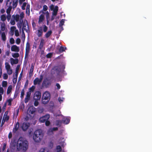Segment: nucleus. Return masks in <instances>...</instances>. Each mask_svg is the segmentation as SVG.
Here are the masks:
<instances>
[{
  "label": "nucleus",
  "mask_w": 152,
  "mask_h": 152,
  "mask_svg": "<svg viewBox=\"0 0 152 152\" xmlns=\"http://www.w3.org/2000/svg\"><path fill=\"white\" fill-rule=\"evenodd\" d=\"M7 73L9 75H11L12 73V70L11 69V68L10 69L7 70Z\"/></svg>",
  "instance_id": "79ce46f5"
},
{
  "label": "nucleus",
  "mask_w": 152,
  "mask_h": 152,
  "mask_svg": "<svg viewBox=\"0 0 152 152\" xmlns=\"http://www.w3.org/2000/svg\"><path fill=\"white\" fill-rule=\"evenodd\" d=\"M1 29L2 31H4L5 29V24L4 23H0Z\"/></svg>",
  "instance_id": "bb28decb"
},
{
  "label": "nucleus",
  "mask_w": 152,
  "mask_h": 152,
  "mask_svg": "<svg viewBox=\"0 0 152 152\" xmlns=\"http://www.w3.org/2000/svg\"><path fill=\"white\" fill-rule=\"evenodd\" d=\"M15 20L16 22H18L19 21V18H20V15H15Z\"/></svg>",
  "instance_id": "a18cd8bd"
},
{
  "label": "nucleus",
  "mask_w": 152,
  "mask_h": 152,
  "mask_svg": "<svg viewBox=\"0 0 152 152\" xmlns=\"http://www.w3.org/2000/svg\"><path fill=\"white\" fill-rule=\"evenodd\" d=\"M3 77L4 79L6 80L7 79L8 76L7 74L4 73L3 74Z\"/></svg>",
  "instance_id": "8fccbe9b"
},
{
  "label": "nucleus",
  "mask_w": 152,
  "mask_h": 152,
  "mask_svg": "<svg viewBox=\"0 0 152 152\" xmlns=\"http://www.w3.org/2000/svg\"><path fill=\"white\" fill-rule=\"evenodd\" d=\"M36 111L35 108L33 107H29L27 110V113L29 114H33Z\"/></svg>",
  "instance_id": "9b49d317"
},
{
  "label": "nucleus",
  "mask_w": 152,
  "mask_h": 152,
  "mask_svg": "<svg viewBox=\"0 0 152 152\" xmlns=\"http://www.w3.org/2000/svg\"><path fill=\"white\" fill-rule=\"evenodd\" d=\"M20 20H22V18L24 17V13L22 12L20 13Z\"/></svg>",
  "instance_id": "052dcab7"
},
{
  "label": "nucleus",
  "mask_w": 152,
  "mask_h": 152,
  "mask_svg": "<svg viewBox=\"0 0 152 152\" xmlns=\"http://www.w3.org/2000/svg\"><path fill=\"white\" fill-rule=\"evenodd\" d=\"M44 111V109L42 107H40L39 108L38 111L40 113H42Z\"/></svg>",
  "instance_id": "13d9d810"
},
{
  "label": "nucleus",
  "mask_w": 152,
  "mask_h": 152,
  "mask_svg": "<svg viewBox=\"0 0 152 152\" xmlns=\"http://www.w3.org/2000/svg\"><path fill=\"white\" fill-rule=\"evenodd\" d=\"M15 15H12V18H11V20L10 22V23L12 25H14L15 23Z\"/></svg>",
  "instance_id": "6ab92c4d"
},
{
  "label": "nucleus",
  "mask_w": 152,
  "mask_h": 152,
  "mask_svg": "<svg viewBox=\"0 0 152 152\" xmlns=\"http://www.w3.org/2000/svg\"><path fill=\"white\" fill-rule=\"evenodd\" d=\"M65 20L62 19L60 21L59 23V26L61 28H63L62 26L64 25V23Z\"/></svg>",
  "instance_id": "7c9ffc66"
},
{
  "label": "nucleus",
  "mask_w": 152,
  "mask_h": 152,
  "mask_svg": "<svg viewBox=\"0 0 152 152\" xmlns=\"http://www.w3.org/2000/svg\"><path fill=\"white\" fill-rule=\"evenodd\" d=\"M33 69H34V65L33 64H32L31 65L30 70L29 72V75L30 77H31L33 71Z\"/></svg>",
  "instance_id": "cd10ccee"
},
{
  "label": "nucleus",
  "mask_w": 152,
  "mask_h": 152,
  "mask_svg": "<svg viewBox=\"0 0 152 152\" xmlns=\"http://www.w3.org/2000/svg\"><path fill=\"white\" fill-rule=\"evenodd\" d=\"M64 99L63 98H61V97H59L58 98V101L60 103H61V102H62L63 101Z\"/></svg>",
  "instance_id": "680f3d73"
},
{
  "label": "nucleus",
  "mask_w": 152,
  "mask_h": 152,
  "mask_svg": "<svg viewBox=\"0 0 152 152\" xmlns=\"http://www.w3.org/2000/svg\"><path fill=\"white\" fill-rule=\"evenodd\" d=\"M29 124L28 123H24L22 126V129L24 131L26 130L29 127Z\"/></svg>",
  "instance_id": "ddd939ff"
},
{
  "label": "nucleus",
  "mask_w": 152,
  "mask_h": 152,
  "mask_svg": "<svg viewBox=\"0 0 152 152\" xmlns=\"http://www.w3.org/2000/svg\"><path fill=\"white\" fill-rule=\"evenodd\" d=\"M12 56L14 58H18L19 56L18 53H15L12 55Z\"/></svg>",
  "instance_id": "09e8293b"
},
{
  "label": "nucleus",
  "mask_w": 152,
  "mask_h": 152,
  "mask_svg": "<svg viewBox=\"0 0 152 152\" xmlns=\"http://www.w3.org/2000/svg\"><path fill=\"white\" fill-rule=\"evenodd\" d=\"M33 117V115H26V116L25 118V119L26 121H27L32 119Z\"/></svg>",
  "instance_id": "a211bd4d"
},
{
  "label": "nucleus",
  "mask_w": 152,
  "mask_h": 152,
  "mask_svg": "<svg viewBox=\"0 0 152 152\" xmlns=\"http://www.w3.org/2000/svg\"><path fill=\"white\" fill-rule=\"evenodd\" d=\"M1 37L2 40L4 41H5L6 40V37L5 32H3L1 33Z\"/></svg>",
  "instance_id": "c85d7f7f"
},
{
  "label": "nucleus",
  "mask_w": 152,
  "mask_h": 152,
  "mask_svg": "<svg viewBox=\"0 0 152 152\" xmlns=\"http://www.w3.org/2000/svg\"><path fill=\"white\" fill-rule=\"evenodd\" d=\"M50 8L51 10L53 11L52 12V15H54L55 16H56L57 14L58 10V7L57 6H56L55 7L53 5H51L50 6Z\"/></svg>",
  "instance_id": "20e7f679"
},
{
  "label": "nucleus",
  "mask_w": 152,
  "mask_h": 152,
  "mask_svg": "<svg viewBox=\"0 0 152 152\" xmlns=\"http://www.w3.org/2000/svg\"><path fill=\"white\" fill-rule=\"evenodd\" d=\"M7 84V83L6 81H3L2 82V86L3 87H6Z\"/></svg>",
  "instance_id": "e433bc0d"
},
{
  "label": "nucleus",
  "mask_w": 152,
  "mask_h": 152,
  "mask_svg": "<svg viewBox=\"0 0 152 152\" xmlns=\"http://www.w3.org/2000/svg\"><path fill=\"white\" fill-rule=\"evenodd\" d=\"M18 3V0H13L12 2L13 8L15 9L17 6Z\"/></svg>",
  "instance_id": "b1692460"
},
{
  "label": "nucleus",
  "mask_w": 152,
  "mask_h": 152,
  "mask_svg": "<svg viewBox=\"0 0 152 152\" xmlns=\"http://www.w3.org/2000/svg\"><path fill=\"white\" fill-rule=\"evenodd\" d=\"M59 50L60 52H61L64 51L65 50L64 49V48L63 47L61 46L60 47Z\"/></svg>",
  "instance_id": "3c124183"
},
{
  "label": "nucleus",
  "mask_w": 152,
  "mask_h": 152,
  "mask_svg": "<svg viewBox=\"0 0 152 152\" xmlns=\"http://www.w3.org/2000/svg\"><path fill=\"white\" fill-rule=\"evenodd\" d=\"M52 56V54L51 53H50L47 55L46 57L48 58H50Z\"/></svg>",
  "instance_id": "338daca9"
},
{
  "label": "nucleus",
  "mask_w": 152,
  "mask_h": 152,
  "mask_svg": "<svg viewBox=\"0 0 152 152\" xmlns=\"http://www.w3.org/2000/svg\"><path fill=\"white\" fill-rule=\"evenodd\" d=\"M42 12L43 14H45L46 18L47 19H48L49 17V13L48 12V11H47L45 13H44L43 12Z\"/></svg>",
  "instance_id": "603ef678"
},
{
  "label": "nucleus",
  "mask_w": 152,
  "mask_h": 152,
  "mask_svg": "<svg viewBox=\"0 0 152 152\" xmlns=\"http://www.w3.org/2000/svg\"><path fill=\"white\" fill-rule=\"evenodd\" d=\"M23 20H20L19 22L17 24V26L19 28L20 30H21V27L22 26V23L23 24Z\"/></svg>",
  "instance_id": "4be33fe9"
},
{
  "label": "nucleus",
  "mask_w": 152,
  "mask_h": 152,
  "mask_svg": "<svg viewBox=\"0 0 152 152\" xmlns=\"http://www.w3.org/2000/svg\"><path fill=\"white\" fill-rule=\"evenodd\" d=\"M62 121L65 124H67L69 122L70 120L69 118H64L62 120Z\"/></svg>",
  "instance_id": "aec40b11"
},
{
  "label": "nucleus",
  "mask_w": 152,
  "mask_h": 152,
  "mask_svg": "<svg viewBox=\"0 0 152 152\" xmlns=\"http://www.w3.org/2000/svg\"><path fill=\"white\" fill-rule=\"evenodd\" d=\"M30 50V45L28 42H27L26 47V50L29 51Z\"/></svg>",
  "instance_id": "4c0bfd02"
},
{
  "label": "nucleus",
  "mask_w": 152,
  "mask_h": 152,
  "mask_svg": "<svg viewBox=\"0 0 152 152\" xmlns=\"http://www.w3.org/2000/svg\"><path fill=\"white\" fill-rule=\"evenodd\" d=\"M15 35L16 37H18L19 36V34L18 32V30H16L15 31Z\"/></svg>",
  "instance_id": "6e6d98bb"
},
{
  "label": "nucleus",
  "mask_w": 152,
  "mask_h": 152,
  "mask_svg": "<svg viewBox=\"0 0 152 152\" xmlns=\"http://www.w3.org/2000/svg\"><path fill=\"white\" fill-rule=\"evenodd\" d=\"M20 66L19 65H18L16 68V70H15V75H14V78L13 79V83H14V80H15V82L16 83L17 82V78L18 77V71L19 69Z\"/></svg>",
  "instance_id": "6e6552de"
},
{
  "label": "nucleus",
  "mask_w": 152,
  "mask_h": 152,
  "mask_svg": "<svg viewBox=\"0 0 152 152\" xmlns=\"http://www.w3.org/2000/svg\"><path fill=\"white\" fill-rule=\"evenodd\" d=\"M52 31H48L45 34V37L46 38H48L51 34Z\"/></svg>",
  "instance_id": "2f4dec72"
},
{
  "label": "nucleus",
  "mask_w": 152,
  "mask_h": 152,
  "mask_svg": "<svg viewBox=\"0 0 152 152\" xmlns=\"http://www.w3.org/2000/svg\"><path fill=\"white\" fill-rule=\"evenodd\" d=\"M12 7H8V9L7 10L6 12L7 14H10V11L12 10Z\"/></svg>",
  "instance_id": "58836bf2"
},
{
  "label": "nucleus",
  "mask_w": 152,
  "mask_h": 152,
  "mask_svg": "<svg viewBox=\"0 0 152 152\" xmlns=\"http://www.w3.org/2000/svg\"><path fill=\"white\" fill-rule=\"evenodd\" d=\"M56 150L57 152H59L61 150V147L59 145L57 146Z\"/></svg>",
  "instance_id": "c03bdc74"
},
{
  "label": "nucleus",
  "mask_w": 152,
  "mask_h": 152,
  "mask_svg": "<svg viewBox=\"0 0 152 152\" xmlns=\"http://www.w3.org/2000/svg\"><path fill=\"white\" fill-rule=\"evenodd\" d=\"M9 119V117L7 115H4L3 120L4 119V121H7Z\"/></svg>",
  "instance_id": "ea45409f"
},
{
  "label": "nucleus",
  "mask_w": 152,
  "mask_h": 152,
  "mask_svg": "<svg viewBox=\"0 0 152 152\" xmlns=\"http://www.w3.org/2000/svg\"><path fill=\"white\" fill-rule=\"evenodd\" d=\"M49 115H45L41 117L39 119L40 121L43 123L47 120L49 118Z\"/></svg>",
  "instance_id": "1a4fd4ad"
},
{
  "label": "nucleus",
  "mask_w": 152,
  "mask_h": 152,
  "mask_svg": "<svg viewBox=\"0 0 152 152\" xmlns=\"http://www.w3.org/2000/svg\"><path fill=\"white\" fill-rule=\"evenodd\" d=\"M50 99V94L49 92L46 91L43 94L42 98V103L44 104H47Z\"/></svg>",
  "instance_id": "7ed1b4c3"
},
{
  "label": "nucleus",
  "mask_w": 152,
  "mask_h": 152,
  "mask_svg": "<svg viewBox=\"0 0 152 152\" xmlns=\"http://www.w3.org/2000/svg\"><path fill=\"white\" fill-rule=\"evenodd\" d=\"M43 136V134L42 130H37L34 132L33 139L35 142H39L42 139Z\"/></svg>",
  "instance_id": "f03ea898"
},
{
  "label": "nucleus",
  "mask_w": 152,
  "mask_h": 152,
  "mask_svg": "<svg viewBox=\"0 0 152 152\" xmlns=\"http://www.w3.org/2000/svg\"><path fill=\"white\" fill-rule=\"evenodd\" d=\"M12 2V0H7L6 4V5L8 7H13V5H11V4Z\"/></svg>",
  "instance_id": "412c9836"
},
{
  "label": "nucleus",
  "mask_w": 152,
  "mask_h": 152,
  "mask_svg": "<svg viewBox=\"0 0 152 152\" xmlns=\"http://www.w3.org/2000/svg\"><path fill=\"white\" fill-rule=\"evenodd\" d=\"M38 104L39 102H38V100H35L34 103V105L35 106H37L38 105Z\"/></svg>",
  "instance_id": "0e129e2a"
},
{
  "label": "nucleus",
  "mask_w": 152,
  "mask_h": 152,
  "mask_svg": "<svg viewBox=\"0 0 152 152\" xmlns=\"http://www.w3.org/2000/svg\"><path fill=\"white\" fill-rule=\"evenodd\" d=\"M31 93V92L30 91L26 93V95L25 99V103H27L30 100Z\"/></svg>",
  "instance_id": "9d476101"
},
{
  "label": "nucleus",
  "mask_w": 152,
  "mask_h": 152,
  "mask_svg": "<svg viewBox=\"0 0 152 152\" xmlns=\"http://www.w3.org/2000/svg\"><path fill=\"white\" fill-rule=\"evenodd\" d=\"M6 104H7V103H6V102H5L4 104V105H3L2 108V110L4 112L5 110V108L6 107Z\"/></svg>",
  "instance_id": "bf43d9fd"
},
{
  "label": "nucleus",
  "mask_w": 152,
  "mask_h": 152,
  "mask_svg": "<svg viewBox=\"0 0 152 152\" xmlns=\"http://www.w3.org/2000/svg\"><path fill=\"white\" fill-rule=\"evenodd\" d=\"M4 93V89L2 87L0 86V94H3Z\"/></svg>",
  "instance_id": "5fc2aeb1"
},
{
  "label": "nucleus",
  "mask_w": 152,
  "mask_h": 152,
  "mask_svg": "<svg viewBox=\"0 0 152 152\" xmlns=\"http://www.w3.org/2000/svg\"><path fill=\"white\" fill-rule=\"evenodd\" d=\"M12 86L11 85L9 86L8 87L7 91V94H9L10 93L12 89Z\"/></svg>",
  "instance_id": "c756f323"
},
{
  "label": "nucleus",
  "mask_w": 152,
  "mask_h": 152,
  "mask_svg": "<svg viewBox=\"0 0 152 152\" xmlns=\"http://www.w3.org/2000/svg\"><path fill=\"white\" fill-rule=\"evenodd\" d=\"M41 97V94L40 92H36L34 94V99L35 100H39Z\"/></svg>",
  "instance_id": "423d86ee"
},
{
  "label": "nucleus",
  "mask_w": 152,
  "mask_h": 152,
  "mask_svg": "<svg viewBox=\"0 0 152 152\" xmlns=\"http://www.w3.org/2000/svg\"><path fill=\"white\" fill-rule=\"evenodd\" d=\"M19 124L18 122H17L14 128L13 129V132H15L16 131L18 130V128L19 127Z\"/></svg>",
  "instance_id": "393cba45"
},
{
  "label": "nucleus",
  "mask_w": 152,
  "mask_h": 152,
  "mask_svg": "<svg viewBox=\"0 0 152 152\" xmlns=\"http://www.w3.org/2000/svg\"><path fill=\"white\" fill-rule=\"evenodd\" d=\"M50 84V81L47 78L44 80L42 83L43 86L46 87H48Z\"/></svg>",
  "instance_id": "f8f14e48"
},
{
  "label": "nucleus",
  "mask_w": 152,
  "mask_h": 152,
  "mask_svg": "<svg viewBox=\"0 0 152 152\" xmlns=\"http://www.w3.org/2000/svg\"><path fill=\"white\" fill-rule=\"evenodd\" d=\"M11 64L12 65H13V64H16L18 63V59H17L15 60L12 58H11L10 59Z\"/></svg>",
  "instance_id": "dca6fc26"
},
{
  "label": "nucleus",
  "mask_w": 152,
  "mask_h": 152,
  "mask_svg": "<svg viewBox=\"0 0 152 152\" xmlns=\"http://www.w3.org/2000/svg\"><path fill=\"white\" fill-rule=\"evenodd\" d=\"M62 121L60 120H57L56 122V124L57 126H60Z\"/></svg>",
  "instance_id": "72a5a7b5"
},
{
  "label": "nucleus",
  "mask_w": 152,
  "mask_h": 152,
  "mask_svg": "<svg viewBox=\"0 0 152 152\" xmlns=\"http://www.w3.org/2000/svg\"><path fill=\"white\" fill-rule=\"evenodd\" d=\"M7 15L6 16V18L7 19L8 21H9L10 19L11 15L10 14H7Z\"/></svg>",
  "instance_id": "de8ad7c7"
},
{
  "label": "nucleus",
  "mask_w": 152,
  "mask_h": 152,
  "mask_svg": "<svg viewBox=\"0 0 152 152\" xmlns=\"http://www.w3.org/2000/svg\"><path fill=\"white\" fill-rule=\"evenodd\" d=\"M48 134L49 135H51L53 134V131L51 128L49 129L48 131Z\"/></svg>",
  "instance_id": "a19ab883"
},
{
  "label": "nucleus",
  "mask_w": 152,
  "mask_h": 152,
  "mask_svg": "<svg viewBox=\"0 0 152 152\" xmlns=\"http://www.w3.org/2000/svg\"><path fill=\"white\" fill-rule=\"evenodd\" d=\"M24 95V89H23L21 92V98L22 99L23 98V96Z\"/></svg>",
  "instance_id": "49530a36"
},
{
  "label": "nucleus",
  "mask_w": 152,
  "mask_h": 152,
  "mask_svg": "<svg viewBox=\"0 0 152 152\" xmlns=\"http://www.w3.org/2000/svg\"><path fill=\"white\" fill-rule=\"evenodd\" d=\"M28 142L22 137H20L17 142V148L18 151H26L28 148Z\"/></svg>",
  "instance_id": "f257e3e1"
},
{
  "label": "nucleus",
  "mask_w": 152,
  "mask_h": 152,
  "mask_svg": "<svg viewBox=\"0 0 152 152\" xmlns=\"http://www.w3.org/2000/svg\"><path fill=\"white\" fill-rule=\"evenodd\" d=\"M44 18V15H41L39 17L38 23H42L43 20Z\"/></svg>",
  "instance_id": "5701e85b"
},
{
  "label": "nucleus",
  "mask_w": 152,
  "mask_h": 152,
  "mask_svg": "<svg viewBox=\"0 0 152 152\" xmlns=\"http://www.w3.org/2000/svg\"><path fill=\"white\" fill-rule=\"evenodd\" d=\"M7 73L9 75H11L12 73V70L11 69V68L10 69L7 70Z\"/></svg>",
  "instance_id": "37998d69"
},
{
  "label": "nucleus",
  "mask_w": 152,
  "mask_h": 152,
  "mask_svg": "<svg viewBox=\"0 0 152 152\" xmlns=\"http://www.w3.org/2000/svg\"><path fill=\"white\" fill-rule=\"evenodd\" d=\"M10 42L11 44H13L15 43V40L12 38H11L10 39Z\"/></svg>",
  "instance_id": "864d4df0"
},
{
  "label": "nucleus",
  "mask_w": 152,
  "mask_h": 152,
  "mask_svg": "<svg viewBox=\"0 0 152 152\" xmlns=\"http://www.w3.org/2000/svg\"><path fill=\"white\" fill-rule=\"evenodd\" d=\"M38 33L37 35L39 37L41 36L42 34V28L41 27L39 28V29L37 30Z\"/></svg>",
  "instance_id": "f3484780"
},
{
  "label": "nucleus",
  "mask_w": 152,
  "mask_h": 152,
  "mask_svg": "<svg viewBox=\"0 0 152 152\" xmlns=\"http://www.w3.org/2000/svg\"><path fill=\"white\" fill-rule=\"evenodd\" d=\"M48 7L46 5H44L43 7V10L45 11H46L48 10Z\"/></svg>",
  "instance_id": "69168bd1"
},
{
  "label": "nucleus",
  "mask_w": 152,
  "mask_h": 152,
  "mask_svg": "<svg viewBox=\"0 0 152 152\" xmlns=\"http://www.w3.org/2000/svg\"><path fill=\"white\" fill-rule=\"evenodd\" d=\"M5 66L6 70L10 69L11 68L8 62H6L5 63Z\"/></svg>",
  "instance_id": "473e14b6"
},
{
  "label": "nucleus",
  "mask_w": 152,
  "mask_h": 152,
  "mask_svg": "<svg viewBox=\"0 0 152 152\" xmlns=\"http://www.w3.org/2000/svg\"><path fill=\"white\" fill-rule=\"evenodd\" d=\"M20 38H18L16 40V42L18 44H19L20 42Z\"/></svg>",
  "instance_id": "4d7b16f0"
},
{
  "label": "nucleus",
  "mask_w": 152,
  "mask_h": 152,
  "mask_svg": "<svg viewBox=\"0 0 152 152\" xmlns=\"http://www.w3.org/2000/svg\"><path fill=\"white\" fill-rule=\"evenodd\" d=\"M44 27L43 31L44 32H45L47 30L48 27L45 25L43 26Z\"/></svg>",
  "instance_id": "e2e57ef3"
},
{
  "label": "nucleus",
  "mask_w": 152,
  "mask_h": 152,
  "mask_svg": "<svg viewBox=\"0 0 152 152\" xmlns=\"http://www.w3.org/2000/svg\"><path fill=\"white\" fill-rule=\"evenodd\" d=\"M44 42V40L43 39H42L41 40L40 44L39 46V48L40 49H41L43 46V43Z\"/></svg>",
  "instance_id": "c9c22d12"
},
{
  "label": "nucleus",
  "mask_w": 152,
  "mask_h": 152,
  "mask_svg": "<svg viewBox=\"0 0 152 152\" xmlns=\"http://www.w3.org/2000/svg\"><path fill=\"white\" fill-rule=\"evenodd\" d=\"M39 152H49L48 149L46 148H41Z\"/></svg>",
  "instance_id": "a878e982"
},
{
  "label": "nucleus",
  "mask_w": 152,
  "mask_h": 152,
  "mask_svg": "<svg viewBox=\"0 0 152 152\" xmlns=\"http://www.w3.org/2000/svg\"><path fill=\"white\" fill-rule=\"evenodd\" d=\"M43 78V76L41 75L40 76V78H36L34 81V85L37 84L39 85L41 82Z\"/></svg>",
  "instance_id": "39448f33"
},
{
  "label": "nucleus",
  "mask_w": 152,
  "mask_h": 152,
  "mask_svg": "<svg viewBox=\"0 0 152 152\" xmlns=\"http://www.w3.org/2000/svg\"><path fill=\"white\" fill-rule=\"evenodd\" d=\"M11 50L12 51L18 52L19 51V48L16 45H13L11 47Z\"/></svg>",
  "instance_id": "2eb2a0df"
},
{
  "label": "nucleus",
  "mask_w": 152,
  "mask_h": 152,
  "mask_svg": "<svg viewBox=\"0 0 152 152\" xmlns=\"http://www.w3.org/2000/svg\"><path fill=\"white\" fill-rule=\"evenodd\" d=\"M23 27L22 28V32H23V30H25L26 32H27L28 29V25L27 21L26 20H24L23 22Z\"/></svg>",
  "instance_id": "0eeeda50"
},
{
  "label": "nucleus",
  "mask_w": 152,
  "mask_h": 152,
  "mask_svg": "<svg viewBox=\"0 0 152 152\" xmlns=\"http://www.w3.org/2000/svg\"><path fill=\"white\" fill-rule=\"evenodd\" d=\"M6 17L5 15H2L1 16V20L4 21L6 20Z\"/></svg>",
  "instance_id": "f704fd0d"
},
{
  "label": "nucleus",
  "mask_w": 152,
  "mask_h": 152,
  "mask_svg": "<svg viewBox=\"0 0 152 152\" xmlns=\"http://www.w3.org/2000/svg\"><path fill=\"white\" fill-rule=\"evenodd\" d=\"M26 3L25 2H24L23 3L22 6V8L23 10L25 9V7L26 6Z\"/></svg>",
  "instance_id": "774afa93"
},
{
  "label": "nucleus",
  "mask_w": 152,
  "mask_h": 152,
  "mask_svg": "<svg viewBox=\"0 0 152 152\" xmlns=\"http://www.w3.org/2000/svg\"><path fill=\"white\" fill-rule=\"evenodd\" d=\"M60 72V70L57 66L55 67L52 70V72L54 74H58Z\"/></svg>",
  "instance_id": "4468645a"
}]
</instances>
